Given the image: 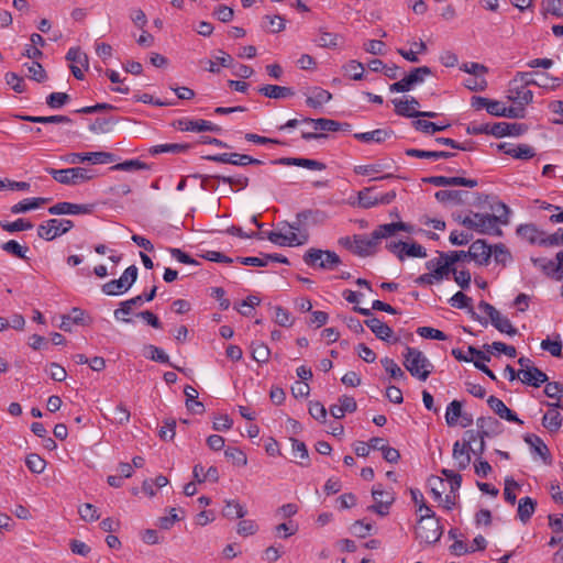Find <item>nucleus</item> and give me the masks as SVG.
Instances as JSON below:
<instances>
[{
  "mask_svg": "<svg viewBox=\"0 0 563 563\" xmlns=\"http://www.w3.org/2000/svg\"><path fill=\"white\" fill-rule=\"evenodd\" d=\"M236 262L242 265L247 266H269L272 264L280 263V264H289V261L286 256L278 253H260L257 256H238Z\"/></svg>",
  "mask_w": 563,
  "mask_h": 563,
  "instance_id": "f3484780",
  "label": "nucleus"
},
{
  "mask_svg": "<svg viewBox=\"0 0 563 563\" xmlns=\"http://www.w3.org/2000/svg\"><path fill=\"white\" fill-rule=\"evenodd\" d=\"M332 99V95L322 88H314L312 95L307 98L306 103L311 108H320Z\"/></svg>",
  "mask_w": 563,
  "mask_h": 563,
  "instance_id": "37998d69",
  "label": "nucleus"
},
{
  "mask_svg": "<svg viewBox=\"0 0 563 563\" xmlns=\"http://www.w3.org/2000/svg\"><path fill=\"white\" fill-rule=\"evenodd\" d=\"M73 227V221L68 219L54 218L40 224L37 228V234L46 241H52L68 232Z\"/></svg>",
  "mask_w": 563,
  "mask_h": 563,
  "instance_id": "f8f14e48",
  "label": "nucleus"
},
{
  "mask_svg": "<svg viewBox=\"0 0 563 563\" xmlns=\"http://www.w3.org/2000/svg\"><path fill=\"white\" fill-rule=\"evenodd\" d=\"M492 324L501 333L514 336L518 333L517 329L511 324L510 320L498 311L497 316L490 319Z\"/></svg>",
  "mask_w": 563,
  "mask_h": 563,
  "instance_id": "c03bdc74",
  "label": "nucleus"
},
{
  "mask_svg": "<svg viewBox=\"0 0 563 563\" xmlns=\"http://www.w3.org/2000/svg\"><path fill=\"white\" fill-rule=\"evenodd\" d=\"M525 441L531 446L533 452L542 457L545 463L550 462V451L545 443L536 434H528Z\"/></svg>",
  "mask_w": 563,
  "mask_h": 563,
  "instance_id": "a19ab883",
  "label": "nucleus"
},
{
  "mask_svg": "<svg viewBox=\"0 0 563 563\" xmlns=\"http://www.w3.org/2000/svg\"><path fill=\"white\" fill-rule=\"evenodd\" d=\"M462 404L459 400L451 401L445 411V421L449 427H454L459 423V419L462 416Z\"/></svg>",
  "mask_w": 563,
  "mask_h": 563,
  "instance_id": "de8ad7c7",
  "label": "nucleus"
},
{
  "mask_svg": "<svg viewBox=\"0 0 563 563\" xmlns=\"http://www.w3.org/2000/svg\"><path fill=\"white\" fill-rule=\"evenodd\" d=\"M391 135H393V131L391 130L377 129V130L369 131V132L355 133L354 137L357 141H361V142H364V143H372V142H374V143H383L388 137H390Z\"/></svg>",
  "mask_w": 563,
  "mask_h": 563,
  "instance_id": "f704fd0d",
  "label": "nucleus"
},
{
  "mask_svg": "<svg viewBox=\"0 0 563 563\" xmlns=\"http://www.w3.org/2000/svg\"><path fill=\"white\" fill-rule=\"evenodd\" d=\"M180 131H190V132H220L221 128L217 124H213L207 120H190V119H179L175 124Z\"/></svg>",
  "mask_w": 563,
  "mask_h": 563,
  "instance_id": "a211bd4d",
  "label": "nucleus"
},
{
  "mask_svg": "<svg viewBox=\"0 0 563 563\" xmlns=\"http://www.w3.org/2000/svg\"><path fill=\"white\" fill-rule=\"evenodd\" d=\"M358 205L366 209L378 205L377 196L373 195V188H364L358 192Z\"/></svg>",
  "mask_w": 563,
  "mask_h": 563,
  "instance_id": "0e129e2a",
  "label": "nucleus"
},
{
  "mask_svg": "<svg viewBox=\"0 0 563 563\" xmlns=\"http://www.w3.org/2000/svg\"><path fill=\"white\" fill-rule=\"evenodd\" d=\"M380 363L393 379L400 380L406 378L405 372L393 358L384 357L380 360Z\"/></svg>",
  "mask_w": 563,
  "mask_h": 563,
  "instance_id": "8fccbe9b",
  "label": "nucleus"
},
{
  "mask_svg": "<svg viewBox=\"0 0 563 563\" xmlns=\"http://www.w3.org/2000/svg\"><path fill=\"white\" fill-rule=\"evenodd\" d=\"M404 366L411 374V376L427 380L433 369L432 363L419 350L406 346L404 353Z\"/></svg>",
  "mask_w": 563,
  "mask_h": 563,
  "instance_id": "0eeeda50",
  "label": "nucleus"
},
{
  "mask_svg": "<svg viewBox=\"0 0 563 563\" xmlns=\"http://www.w3.org/2000/svg\"><path fill=\"white\" fill-rule=\"evenodd\" d=\"M435 199L441 203L465 205L467 202L468 192L465 190H439L434 195Z\"/></svg>",
  "mask_w": 563,
  "mask_h": 563,
  "instance_id": "a878e982",
  "label": "nucleus"
},
{
  "mask_svg": "<svg viewBox=\"0 0 563 563\" xmlns=\"http://www.w3.org/2000/svg\"><path fill=\"white\" fill-rule=\"evenodd\" d=\"M205 159L220 164H231L234 166L261 165V159L254 158L247 154L240 153H222L216 155L203 156Z\"/></svg>",
  "mask_w": 563,
  "mask_h": 563,
  "instance_id": "2eb2a0df",
  "label": "nucleus"
},
{
  "mask_svg": "<svg viewBox=\"0 0 563 563\" xmlns=\"http://www.w3.org/2000/svg\"><path fill=\"white\" fill-rule=\"evenodd\" d=\"M536 73H532V71H523V73H517V75L514 77L512 79V85H520V87L522 88V86H539V87H545V84L544 82H539L537 81L533 76H534Z\"/></svg>",
  "mask_w": 563,
  "mask_h": 563,
  "instance_id": "864d4df0",
  "label": "nucleus"
},
{
  "mask_svg": "<svg viewBox=\"0 0 563 563\" xmlns=\"http://www.w3.org/2000/svg\"><path fill=\"white\" fill-rule=\"evenodd\" d=\"M137 267L129 266L120 278L112 279L102 285L101 290L108 296H119L125 294L135 283L137 278Z\"/></svg>",
  "mask_w": 563,
  "mask_h": 563,
  "instance_id": "1a4fd4ad",
  "label": "nucleus"
},
{
  "mask_svg": "<svg viewBox=\"0 0 563 563\" xmlns=\"http://www.w3.org/2000/svg\"><path fill=\"white\" fill-rule=\"evenodd\" d=\"M274 165H284V166H298L308 168L311 170H323L325 169V164L316 159L303 158V157H282L272 161Z\"/></svg>",
  "mask_w": 563,
  "mask_h": 563,
  "instance_id": "aec40b11",
  "label": "nucleus"
},
{
  "mask_svg": "<svg viewBox=\"0 0 563 563\" xmlns=\"http://www.w3.org/2000/svg\"><path fill=\"white\" fill-rule=\"evenodd\" d=\"M527 131L522 123L496 122L492 124L490 135L496 137L519 136Z\"/></svg>",
  "mask_w": 563,
  "mask_h": 563,
  "instance_id": "412c9836",
  "label": "nucleus"
},
{
  "mask_svg": "<svg viewBox=\"0 0 563 563\" xmlns=\"http://www.w3.org/2000/svg\"><path fill=\"white\" fill-rule=\"evenodd\" d=\"M303 261L310 267L330 271L341 262L336 253L322 249H311L303 255Z\"/></svg>",
  "mask_w": 563,
  "mask_h": 563,
  "instance_id": "9d476101",
  "label": "nucleus"
},
{
  "mask_svg": "<svg viewBox=\"0 0 563 563\" xmlns=\"http://www.w3.org/2000/svg\"><path fill=\"white\" fill-rule=\"evenodd\" d=\"M263 27L272 33H278L285 29L284 19L279 15H265Z\"/></svg>",
  "mask_w": 563,
  "mask_h": 563,
  "instance_id": "5fc2aeb1",
  "label": "nucleus"
},
{
  "mask_svg": "<svg viewBox=\"0 0 563 563\" xmlns=\"http://www.w3.org/2000/svg\"><path fill=\"white\" fill-rule=\"evenodd\" d=\"M114 121L112 119L107 118H98L90 125L89 130L92 133H109L112 130Z\"/></svg>",
  "mask_w": 563,
  "mask_h": 563,
  "instance_id": "bf43d9fd",
  "label": "nucleus"
},
{
  "mask_svg": "<svg viewBox=\"0 0 563 563\" xmlns=\"http://www.w3.org/2000/svg\"><path fill=\"white\" fill-rule=\"evenodd\" d=\"M190 148L189 144H178V143H170V144H159L152 146L150 148V153L153 155L162 154V153H185Z\"/></svg>",
  "mask_w": 563,
  "mask_h": 563,
  "instance_id": "49530a36",
  "label": "nucleus"
},
{
  "mask_svg": "<svg viewBox=\"0 0 563 563\" xmlns=\"http://www.w3.org/2000/svg\"><path fill=\"white\" fill-rule=\"evenodd\" d=\"M372 496L375 504L368 507V510L374 511L380 516H386L389 512V507L394 503V496L390 492L385 490L382 484H376L372 488Z\"/></svg>",
  "mask_w": 563,
  "mask_h": 563,
  "instance_id": "dca6fc26",
  "label": "nucleus"
},
{
  "mask_svg": "<svg viewBox=\"0 0 563 563\" xmlns=\"http://www.w3.org/2000/svg\"><path fill=\"white\" fill-rule=\"evenodd\" d=\"M27 468L35 474H41L46 467V462L38 454H29L25 459Z\"/></svg>",
  "mask_w": 563,
  "mask_h": 563,
  "instance_id": "6e6d98bb",
  "label": "nucleus"
},
{
  "mask_svg": "<svg viewBox=\"0 0 563 563\" xmlns=\"http://www.w3.org/2000/svg\"><path fill=\"white\" fill-rule=\"evenodd\" d=\"M78 514L80 518L85 521H96L100 518V515L97 508L91 504H82L78 508Z\"/></svg>",
  "mask_w": 563,
  "mask_h": 563,
  "instance_id": "69168bd1",
  "label": "nucleus"
},
{
  "mask_svg": "<svg viewBox=\"0 0 563 563\" xmlns=\"http://www.w3.org/2000/svg\"><path fill=\"white\" fill-rule=\"evenodd\" d=\"M252 357L257 363H266L269 360L271 351L263 342H253L251 345Z\"/></svg>",
  "mask_w": 563,
  "mask_h": 563,
  "instance_id": "603ef678",
  "label": "nucleus"
},
{
  "mask_svg": "<svg viewBox=\"0 0 563 563\" xmlns=\"http://www.w3.org/2000/svg\"><path fill=\"white\" fill-rule=\"evenodd\" d=\"M258 92L267 98L282 99L288 98L295 95L290 87L277 86V85H265L258 88Z\"/></svg>",
  "mask_w": 563,
  "mask_h": 563,
  "instance_id": "e433bc0d",
  "label": "nucleus"
},
{
  "mask_svg": "<svg viewBox=\"0 0 563 563\" xmlns=\"http://www.w3.org/2000/svg\"><path fill=\"white\" fill-rule=\"evenodd\" d=\"M472 448H466L465 445H461L460 441H456L453 444L452 456L456 463L459 470H466L471 464V451Z\"/></svg>",
  "mask_w": 563,
  "mask_h": 563,
  "instance_id": "473e14b6",
  "label": "nucleus"
},
{
  "mask_svg": "<svg viewBox=\"0 0 563 563\" xmlns=\"http://www.w3.org/2000/svg\"><path fill=\"white\" fill-rule=\"evenodd\" d=\"M69 99L70 97L66 92H52L46 97V104L51 109H59L64 107Z\"/></svg>",
  "mask_w": 563,
  "mask_h": 563,
  "instance_id": "680f3d73",
  "label": "nucleus"
},
{
  "mask_svg": "<svg viewBox=\"0 0 563 563\" xmlns=\"http://www.w3.org/2000/svg\"><path fill=\"white\" fill-rule=\"evenodd\" d=\"M66 163L76 165L84 162L91 164H110L117 161L113 153L110 152H88V153H69L63 158Z\"/></svg>",
  "mask_w": 563,
  "mask_h": 563,
  "instance_id": "ddd939ff",
  "label": "nucleus"
},
{
  "mask_svg": "<svg viewBox=\"0 0 563 563\" xmlns=\"http://www.w3.org/2000/svg\"><path fill=\"white\" fill-rule=\"evenodd\" d=\"M531 262L548 277H551L555 280L563 279V251L556 254L555 260L531 257Z\"/></svg>",
  "mask_w": 563,
  "mask_h": 563,
  "instance_id": "4468645a",
  "label": "nucleus"
},
{
  "mask_svg": "<svg viewBox=\"0 0 563 563\" xmlns=\"http://www.w3.org/2000/svg\"><path fill=\"white\" fill-rule=\"evenodd\" d=\"M487 405L500 419L518 424L523 423V421L518 418L517 413L510 410L501 399L495 396H489L487 399Z\"/></svg>",
  "mask_w": 563,
  "mask_h": 563,
  "instance_id": "4be33fe9",
  "label": "nucleus"
},
{
  "mask_svg": "<svg viewBox=\"0 0 563 563\" xmlns=\"http://www.w3.org/2000/svg\"><path fill=\"white\" fill-rule=\"evenodd\" d=\"M468 354L475 356L474 360H473V363H474V366L482 371L484 374H486L490 379L493 380H497V377L496 375L494 374V372L492 369H489L487 367V365L485 364V362H489L490 361V356L486 353H484L483 351L474 347V346H468V350H467Z\"/></svg>",
  "mask_w": 563,
  "mask_h": 563,
  "instance_id": "7c9ffc66",
  "label": "nucleus"
},
{
  "mask_svg": "<svg viewBox=\"0 0 563 563\" xmlns=\"http://www.w3.org/2000/svg\"><path fill=\"white\" fill-rule=\"evenodd\" d=\"M311 211H303L297 214L296 221L288 223L280 231L264 232L273 244L285 246L284 242H288L287 246H301L308 242V230L305 222L311 217Z\"/></svg>",
  "mask_w": 563,
  "mask_h": 563,
  "instance_id": "7ed1b4c3",
  "label": "nucleus"
},
{
  "mask_svg": "<svg viewBox=\"0 0 563 563\" xmlns=\"http://www.w3.org/2000/svg\"><path fill=\"white\" fill-rule=\"evenodd\" d=\"M85 311L80 308H73L68 314L62 317L59 328L65 332H70L73 325L85 323Z\"/></svg>",
  "mask_w": 563,
  "mask_h": 563,
  "instance_id": "c9c22d12",
  "label": "nucleus"
},
{
  "mask_svg": "<svg viewBox=\"0 0 563 563\" xmlns=\"http://www.w3.org/2000/svg\"><path fill=\"white\" fill-rule=\"evenodd\" d=\"M395 112L405 118H419L420 111L417 108L420 106L415 97H409L406 100L393 99Z\"/></svg>",
  "mask_w": 563,
  "mask_h": 563,
  "instance_id": "5701e85b",
  "label": "nucleus"
},
{
  "mask_svg": "<svg viewBox=\"0 0 563 563\" xmlns=\"http://www.w3.org/2000/svg\"><path fill=\"white\" fill-rule=\"evenodd\" d=\"M345 75L350 76L354 80H361L364 75V66L361 62L350 60L343 66Z\"/></svg>",
  "mask_w": 563,
  "mask_h": 563,
  "instance_id": "052dcab7",
  "label": "nucleus"
},
{
  "mask_svg": "<svg viewBox=\"0 0 563 563\" xmlns=\"http://www.w3.org/2000/svg\"><path fill=\"white\" fill-rule=\"evenodd\" d=\"M223 516L229 519L243 518L246 515V509L238 500H225V506L222 510Z\"/></svg>",
  "mask_w": 563,
  "mask_h": 563,
  "instance_id": "a18cd8bd",
  "label": "nucleus"
},
{
  "mask_svg": "<svg viewBox=\"0 0 563 563\" xmlns=\"http://www.w3.org/2000/svg\"><path fill=\"white\" fill-rule=\"evenodd\" d=\"M93 210L92 205H78L71 202H58L48 208L49 214H89Z\"/></svg>",
  "mask_w": 563,
  "mask_h": 563,
  "instance_id": "6ab92c4d",
  "label": "nucleus"
},
{
  "mask_svg": "<svg viewBox=\"0 0 563 563\" xmlns=\"http://www.w3.org/2000/svg\"><path fill=\"white\" fill-rule=\"evenodd\" d=\"M371 331L382 341L390 342L393 338V329L380 321L376 317H372L364 321Z\"/></svg>",
  "mask_w": 563,
  "mask_h": 563,
  "instance_id": "c85d7f7f",
  "label": "nucleus"
},
{
  "mask_svg": "<svg viewBox=\"0 0 563 563\" xmlns=\"http://www.w3.org/2000/svg\"><path fill=\"white\" fill-rule=\"evenodd\" d=\"M4 79L7 85L10 86L16 93H22L26 90L24 79L16 73H7Z\"/></svg>",
  "mask_w": 563,
  "mask_h": 563,
  "instance_id": "13d9d810",
  "label": "nucleus"
},
{
  "mask_svg": "<svg viewBox=\"0 0 563 563\" xmlns=\"http://www.w3.org/2000/svg\"><path fill=\"white\" fill-rule=\"evenodd\" d=\"M449 302H450V305L452 307H455V308H459V309H466V308L472 309V298H470L468 296H466L462 291H457L456 294H454L450 298ZM471 312H472V318L473 319L479 321V323L483 324V325H487V320L486 319L481 318L473 310H471Z\"/></svg>",
  "mask_w": 563,
  "mask_h": 563,
  "instance_id": "72a5a7b5",
  "label": "nucleus"
},
{
  "mask_svg": "<svg viewBox=\"0 0 563 563\" xmlns=\"http://www.w3.org/2000/svg\"><path fill=\"white\" fill-rule=\"evenodd\" d=\"M551 407L543 416L542 418V424L544 428H547L550 432H556L562 427L563 418L561 413L558 411V408H562L563 406L559 402L556 404H549Z\"/></svg>",
  "mask_w": 563,
  "mask_h": 563,
  "instance_id": "393cba45",
  "label": "nucleus"
},
{
  "mask_svg": "<svg viewBox=\"0 0 563 563\" xmlns=\"http://www.w3.org/2000/svg\"><path fill=\"white\" fill-rule=\"evenodd\" d=\"M143 303H144L143 296L142 295L135 296L131 299L122 301L120 303V307L114 310L113 316L119 321H123L126 323L131 322V319L124 318V316L130 314L135 307H140Z\"/></svg>",
  "mask_w": 563,
  "mask_h": 563,
  "instance_id": "c756f323",
  "label": "nucleus"
},
{
  "mask_svg": "<svg viewBox=\"0 0 563 563\" xmlns=\"http://www.w3.org/2000/svg\"><path fill=\"white\" fill-rule=\"evenodd\" d=\"M372 529L373 525L371 522H366L365 520H356L354 523H352L350 531L357 538H366L371 534Z\"/></svg>",
  "mask_w": 563,
  "mask_h": 563,
  "instance_id": "e2e57ef3",
  "label": "nucleus"
},
{
  "mask_svg": "<svg viewBox=\"0 0 563 563\" xmlns=\"http://www.w3.org/2000/svg\"><path fill=\"white\" fill-rule=\"evenodd\" d=\"M224 455L235 466L243 467L247 464L246 454L239 448H228Z\"/></svg>",
  "mask_w": 563,
  "mask_h": 563,
  "instance_id": "3c124183",
  "label": "nucleus"
},
{
  "mask_svg": "<svg viewBox=\"0 0 563 563\" xmlns=\"http://www.w3.org/2000/svg\"><path fill=\"white\" fill-rule=\"evenodd\" d=\"M432 70L428 66H421L413 68L408 75H406L402 79L391 84L389 86V90L391 92H407L412 89L415 85L423 82L427 76H430Z\"/></svg>",
  "mask_w": 563,
  "mask_h": 563,
  "instance_id": "9b49d317",
  "label": "nucleus"
},
{
  "mask_svg": "<svg viewBox=\"0 0 563 563\" xmlns=\"http://www.w3.org/2000/svg\"><path fill=\"white\" fill-rule=\"evenodd\" d=\"M14 118L22 120V121L32 122V123H41V124H48V123L69 124V123H71V119L69 117L60 115V114L48 115V117L15 114Z\"/></svg>",
  "mask_w": 563,
  "mask_h": 563,
  "instance_id": "2f4dec72",
  "label": "nucleus"
},
{
  "mask_svg": "<svg viewBox=\"0 0 563 563\" xmlns=\"http://www.w3.org/2000/svg\"><path fill=\"white\" fill-rule=\"evenodd\" d=\"M518 378L526 385L532 387H540L541 384H544L549 380L548 375L543 373L538 367L528 368V369H519Z\"/></svg>",
  "mask_w": 563,
  "mask_h": 563,
  "instance_id": "b1692460",
  "label": "nucleus"
},
{
  "mask_svg": "<svg viewBox=\"0 0 563 563\" xmlns=\"http://www.w3.org/2000/svg\"><path fill=\"white\" fill-rule=\"evenodd\" d=\"M302 121L312 124L314 130H317V131L336 132V131H339V128H340L339 121L325 119V118H319V119L305 118Z\"/></svg>",
  "mask_w": 563,
  "mask_h": 563,
  "instance_id": "79ce46f5",
  "label": "nucleus"
},
{
  "mask_svg": "<svg viewBox=\"0 0 563 563\" xmlns=\"http://www.w3.org/2000/svg\"><path fill=\"white\" fill-rule=\"evenodd\" d=\"M544 394L549 398H563V384L559 382H547V385L544 387Z\"/></svg>",
  "mask_w": 563,
  "mask_h": 563,
  "instance_id": "774afa93",
  "label": "nucleus"
},
{
  "mask_svg": "<svg viewBox=\"0 0 563 563\" xmlns=\"http://www.w3.org/2000/svg\"><path fill=\"white\" fill-rule=\"evenodd\" d=\"M494 210L498 214L471 212V214L461 219V224L465 229L479 234L499 235L501 233L499 224L508 222L509 209L505 203L499 202Z\"/></svg>",
  "mask_w": 563,
  "mask_h": 563,
  "instance_id": "f03ea898",
  "label": "nucleus"
},
{
  "mask_svg": "<svg viewBox=\"0 0 563 563\" xmlns=\"http://www.w3.org/2000/svg\"><path fill=\"white\" fill-rule=\"evenodd\" d=\"M516 232L522 243L540 244L543 246L563 244V228H560L552 234H548L547 232L539 230L536 224L526 223L520 224Z\"/></svg>",
  "mask_w": 563,
  "mask_h": 563,
  "instance_id": "39448f33",
  "label": "nucleus"
},
{
  "mask_svg": "<svg viewBox=\"0 0 563 563\" xmlns=\"http://www.w3.org/2000/svg\"><path fill=\"white\" fill-rule=\"evenodd\" d=\"M25 66L27 67L29 77L32 80L44 82L47 79V74L38 62H32L31 64H25Z\"/></svg>",
  "mask_w": 563,
  "mask_h": 563,
  "instance_id": "4d7b16f0",
  "label": "nucleus"
},
{
  "mask_svg": "<svg viewBox=\"0 0 563 563\" xmlns=\"http://www.w3.org/2000/svg\"><path fill=\"white\" fill-rule=\"evenodd\" d=\"M422 508H426V514H421L420 519L416 526L415 533L416 538L426 544H434L438 542L443 533V527L440 520L435 517L434 511L422 504L418 511L422 512Z\"/></svg>",
  "mask_w": 563,
  "mask_h": 563,
  "instance_id": "20e7f679",
  "label": "nucleus"
},
{
  "mask_svg": "<svg viewBox=\"0 0 563 563\" xmlns=\"http://www.w3.org/2000/svg\"><path fill=\"white\" fill-rule=\"evenodd\" d=\"M49 198H26L11 207L13 214L24 213L47 203Z\"/></svg>",
  "mask_w": 563,
  "mask_h": 563,
  "instance_id": "4c0bfd02",
  "label": "nucleus"
},
{
  "mask_svg": "<svg viewBox=\"0 0 563 563\" xmlns=\"http://www.w3.org/2000/svg\"><path fill=\"white\" fill-rule=\"evenodd\" d=\"M519 487V484L512 477H507L505 479L504 497L508 504H516L517 497L515 490L518 489Z\"/></svg>",
  "mask_w": 563,
  "mask_h": 563,
  "instance_id": "338daca9",
  "label": "nucleus"
},
{
  "mask_svg": "<svg viewBox=\"0 0 563 563\" xmlns=\"http://www.w3.org/2000/svg\"><path fill=\"white\" fill-rule=\"evenodd\" d=\"M412 225L402 221L380 224L375 229L369 236L363 234H355L353 236H343L339 240L340 246H376L384 239L399 238L397 241L390 243L389 246H420L415 241H409L408 236H402L400 233L405 232L410 234Z\"/></svg>",
  "mask_w": 563,
  "mask_h": 563,
  "instance_id": "f257e3e1",
  "label": "nucleus"
},
{
  "mask_svg": "<svg viewBox=\"0 0 563 563\" xmlns=\"http://www.w3.org/2000/svg\"><path fill=\"white\" fill-rule=\"evenodd\" d=\"M537 508V501L531 497H522L518 503V518L522 523H527L533 516Z\"/></svg>",
  "mask_w": 563,
  "mask_h": 563,
  "instance_id": "58836bf2",
  "label": "nucleus"
},
{
  "mask_svg": "<svg viewBox=\"0 0 563 563\" xmlns=\"http://www.w3.org/2000/svg\"><path fill=\"white\" fill-rule=\"evenodd\" d=\"M412 126L417 131H421L426 134H434L435 132L444 131L445 129H448L449 124L439 125L431 121L418 119V120L412 121Z\"/></svg>",
  "mask_w": 563,
  "mask_h": 563,
  "instance_id": "09e8293b",
  "label": "nucleus"
},
{
  "mask_svg": "<svg viewBox=\"0 0 563 563\" xmlns=\"http://www.w3.org/2000/svg\"><path fill=\"white\" fill-rule=\"evenodd\" d=\"M45 172L48 173L57 183L67 186H79L96 177L93 169L85 167H69L65 169L47 167L45 168Z\"/></svg>",
  "mask_w": 563,
  "mask_h": 563,
  "instance_id": "6e6552de",
  "label": "nucleus"
},
{
  "mask_svg": "<svg viewBox=\"0 0 563 563\" xmlns=\"http://www.w3.org/2000/svg\"><path fill=\"white\" fill-rule=\"evenodd\" d=\"M406 155L411 157H418V158H432V159H440V158H451L455 156L452 152L446 151H423V150H417V148H408L406 150Z\"/></svg>",
  "mask_w": 563,
  "mask_h": 563,
  "instance_id": "ea45409f",
  "label": "nucleus"
},
{
  "mask_svg": "<svg viewBox=\"0 0 563 563\" xmlns=\"http://www.w3.org/2000/svg\"><path fill=\"white\" fill-rule=\"evenodd\" d=\"M426 268L429 273L420 275L416 283L418 285H433L434 283H439L443 279H448L452 266L446 258V253L438 251V256L426 262Z\"/></svg>",
  "mask_w": 563,
  "mask_h": 563,
  "instance_id": "423d86ee",
  "label": "nucleus"
},
{
  "mask_svg": "<svg viewBox=\"0 0 563 563\" xmlns=\"http://www.w3.org/2000/svg\"><path fill=\"white\" fill-rule=\"evenodd\" d=\"M508 98H509V100H511L520 106H525L532 101L533 93L526 86H522V88H521L520 85H517V86L512 85V79H511L509 82Z\"/></svg>",
  "mask_w": 563,
  "mask_h": 563,
  "instance_id": "cd10ccee",
  "label": "nucleus"
},
{
  "mask_svg": "<svg viewBox=\"0 0 563 563\" xmlns=\"http://www.w3.org/2000/svg\"><path fill=\"white\" fill-rule=\"evenodd\" d=\"M476 427L479 429V438L494 437L500 432V422L494 417L477 418Z\"/></svg>",
  "mask_w": 563,
  "mask_h": 563,
  "instance_id": "bb28decb",
  "label": "nucleus"
}]
</instances>
